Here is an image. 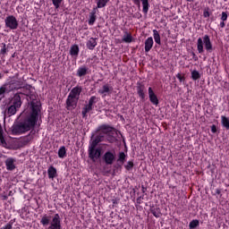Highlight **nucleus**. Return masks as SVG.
Segmentation results:
<instances>
[{"instance_id": "f257e3e1", "label": "nucleus", "mask_w": 229, "mask_h": 229, "mask_svg": "<svg viewBox=\"0 0 229 229\" xmlns=\"http://www.w3.org/2000/svg\"><path fill=\"white\" fill-rule=\"evenodd\" d=\"M31 108L32 112L30 115L13 127V132L14 135L24 134L33 129L36 125L40 113V104L37 99L33 98V100L31 101Z\"/></svg>"}, {"instance_id": "f03ea898", "label": "nucleus", "mask_w": 229, "mask_h": 229, "mask_svg": "<svg viewBox=\"0 0 229 229\" xmlns=\"http://www.w3.org/2000/svg\"><path fill=\"white\" fill-rule=\"evenodd\" d=\"M203 46H205V49H207L208 53H212L213 45L208 35H205L203 38H199L198 39L197 47L199 54L204 53Z\"/></svg>"}, {"instance_id": "7ed1b4c3", "label": "nucleus", "mask_w": 229, "mask_h": 229, "mask_svg": "<svg viewBox=\"0 0 229 229\" xmlns=\"http://www.w3.org/2000/svg\"><path fill=\"white\" fill-rule=\"evenodd\" d=\"M4 22L7 30H17L19 26L18 21L13 15L7 16Z\"/></svg>"}, {"instance_id": "20e7f679", "label": "nucleus", "mask_w": 229, "mask_h": 229, "mask_svg": "<svg viewBox=\"0 0 229 229\" xmlns=\"http://www.w3.org/2000/svg\"><path fill=\"white\" fill-rule=\"evenodd\" d=\"M101 157V148H89V157L96 162Z\"/></svg>"}, {"instance_id": "39448f33", "label": "nucleus", "mask_w": 229, "mask_h": 229, "mask_svg": "<svg viewBox=\"0 0 229 229\" xmlns=\"http://www.w3.org/2000/svg\"><path fill=\"white\" fill-rule=\"evenodd\" d=\"M103 159L106 165H112L115 161V152L106 151L103 157Z\"/></svg>"}, {"instance_id": "423d86ee", "label": "nucleus", "mask_w": 229, "mask_h": 229, "mask_svg": "<svg viewBox=\"0 0 229 229\" xmlns=\"http://www.w3.org/2000/svg\"><path fill=\"white\" fill-rule=\"evenodd\" d=\"M13 107L17 108L20 110L22 102H21V93H16L13 98L11 99L10 104Z\"/></svg>"}, {"instance_id": "0eeeda50", "label": "nucleus", "mask_w": 229, "mask_h": 229, "mask_svg": "<svg viewBox=\"0 0 229 229\" xmlns=\"http://www.w3.org/2000/svg\"><path fill=\"white\" fill-rule=\"evenodd\" d=\"M48 229H62L61 218L58 214H55L53 219L50 221Z\"/></svg>"}, {"instance_id": "6e6552de", "label": "nucleus", "mask_w": 229, "mask_h": 229, "mask_svg": "<svg viewBox=\"0 0 229 229\" xmlns=\"http://www.w3.org/2000/svg\"><path fill=\"white\" fill-rule=\"evenodd\" d=\"M79 99L72 97V96H68L67 100H66V108L67 110H73L75 109V107L77 106V102Z\"/></svg>"}, {"instance_id": "1a4fd4ad", "label": "nucleus", "mask_w": 229, "mask_h": 229, "mask_svg": "<svg viewBox=\"0 0 229 229\" xmlns=\"http://www.w3.org/2000/svg\"><path fill=\"white\" fill-rule=\"evenodd\" d=\"M81 91H82L81 87L76 86V87H74V88L71 90V92L69 93V96L79 100L80 95H81Z\"/></svg>"}, {"instance_id": "9d476101", "label": "nucleus", "mask_w": 229, "mask_h": 229, "mask_svg": "<svg viewBox=\"0 0 229 229\" xmlns=\"http://www.w3.org/2000/svg\"><path fill=\"white\" fill-rule=\"evenodd\" d=\"M99 131L103 133V134H106L109 137H112L114 135V128L108 126V125H102L99 127Z\"/></svg>"}, {"instance_id": "9b49d317", "label": "nucleus", "mask_w": 229, "mask_h": 229, "mask_svg": "<svg viewBox=\"0 0 229 229\" xmlns=\"http://www.w3.org/2000/svg\"><path fill=\"white\" fill-rule=\"evenodd\" d=\"M11 91V85L8 83L4 84L0 87V98H4V94H8Z\"/></svg>"}, {"instance_id": "f8f14e48", "label": "nucleus", "mask_w": 229, "mask_h": 229, "mask_svg": "<svg viewBox=\"0 0 229 229\" xmlns=\"http://www.w3.org/2000/svg\"><path fill=\"white\" fill-rule=\"evenodd\" d=\"M148 97H149L150 102H151L154 106H158L159 101H158V99H157V97L156 96V94H155L154 91L152 90L151 87L148 88Z\"/></svg>"}, {"instance_id": "ddd939ff", "label": "nucleus", "mask_w": 229, "mask_h": 229, "mask_svg": "<svg viewBox=\"0 0 229 229\" xmlns=\"http://www.w3.org/2000/svg\"><path fill=\"white\" fill-rule=\"evenodd\" d=\"M18 111H19V109L15 108L14 106H12L9 104L5 109V116L12 117V116L15 115Z\"/></svg>"}, {"instance_id": "4468645a", "label": "nucleus", "mask_w": 229, "mask_h": 229, "mask_svg": "<svg viewBox=\"0 0 229 229\" xmlns=\"http://www.w3.org/2000/svg\"><path fill=\"white\" fill-rule=\"evenodd\" d=\"M86 46L88 49L90 51H93L95 49L96 46H98V41L96 38H89L86 43Z\"/></svg>"}, {"instance_id": "2eb2a0df", "label": "nucleus", "mask_w": 229, "mask_h": 229, "mask_svg": "<svg viewBox=\"0 0 229 229\" xmlns=\"http://www.w3.org/2000/svg\"><path fill=\"white\" fill-rule=\"evenodd\" d=\"M9 85L11 87V91H12L13 89L18 90V89H21L23 83H22V81L21 80H14Z\"/></svg>"}, {"instance_id": "dca6fc26", "label": "nucleus", "mask_w": 229, "mask_h": 229, "mask_svg": "<svg viewBox=\"0 0 229 229\" xmlns=\"http://www.w3.org/2000/svg\"><path fill=\"white\" fill-rule=\"evenodd\" d=\"M103 139H104V136L102 134L98 135L97 138L94 140H92L89 148H97L98 144L103 141Z\"/></svg>"}, {"instance_id": "f3484780", "label": "nucleus", "mask_w": 229, "mask_h": 229, "mask_svg": "<svg viewBox=\"0 0 229 229\" xmlns=\"http://www.w3.org/2000/svg\"><path fill=\"white\" fill-rule=\"evenodd\" d=\"M15 160L12 157H9L5 160V166L8 171H13L15 168L14 165Z\"/></svg>"}, {"instance_id": "a211bd4d", "label": "nucleus", "mask_w": 229, "mask_h": 229, "mask_svg": "<svg viewBox=\"0 0 229 229\" xmlns=\"http://www.w3.org/2000/svg\"><path fill=\"white\" fill-rule=\"evenodd\" d=\"M153 44H154V41H153L152 37H149L146 39V41H145V51H146V53H148L150 51V49H152Z\"/></svg>"}, {"instance_id": "6ab92c4d", "label": "nucleus", "mask_w": 229, "mask_h": 229, "mask_svg": "<svg viewBox=\"0 0 229 229\" xmlns=\"http://www.w3.org/2000/svg\"><path fill=\"white\" fill-rule=\"evenodd\" d=\"M47 174L50 180H54L57 176L56 169L54 166H49Z\"/></svg>"}, {"instance_id": "aec40b11", "label": "nucleus", "mask_w": 229, "mask_h": 229, "mask_svg": "<svg viewBox=\"0 0 229 229\" xmlns=\"http://www.w3.org/2000/svg\"><path fill=\"white\" fill-rule=\"evenodd\" d=\"M88 74V68L86 66L79 67L77 70V76L79 78L84 77Z\"/></svg>"}, {"instance_id": "412c9836", "label": "nucleus", "mask_w": 229, "mask_h": 229, "mask_svg": "<svg viewBox=\"0 0 229 229\" xmlns=\"http://www.w3.org/2000/svg\"><path fill=\"white\" fill-rule=\"evenodd\" d=\"M112 89V88H110V86L108 84H105L102 89H100L98 90V93L100 95H104L106 96V94H108L110 92V90Z\"/></svg>"}, {"instance_id": "4be33fe9", "label": "nucleus", "mask_w": 229, "mask_h": 229, "mask_svg": "<svg viewBox=\"0 0 229 229\" xmlns=\"http://www.w3.org/2000/svg\"><path fill=\"white\" fill-rule=\"evenodd\" d=\"M79 52H80V48H79L78 45H72L71 47L70 55L72 56H78Z\"/></svg>"}, {"instance_id": "5701e85b", "label": "nucleus", "mask_w": 229, "mask_h": 229, "mask_svg": "<svg viewBox=\"0 0 229 229\" xmlns=\"http://www.w3.org/2000/svg\"><path fill=\"white\" fill-rule=\"evenodd\" d=\"M221 123L223 127L225 128L226 131H229V118L225 115H222Z\"/></svg>"}, {"instance_id": "b1692460", "label": "nucleus", "mask_w": 229, "mask_h": 229, "mask_svg": "<svg viewBox=\"0 0 229 229\" xmlns=\"http://www.w3.org/2000/svg\"><path fill=\"white\" fill-rule=\"evenodd\" d=\"M97 17H96V10H93L90 13H89V26H93L94 22L96 21Z\"/></svg>"}, {"instance_id": "393cba45", "label": "nucleus", "mask_w": 229, "mask_h": 229, "mask_svg": "<svg viewBox=\"0 0 229 229\" xmlns=\"http://www.w3.org/2000/svg\"><path fill=\"white\" fill-rule=\"evenodd\" d=\"M153 37H154V40H155L156 44H158L160 46L161 38H160V35L157 30H153Z\"/></svg>"}, {"instance_id": "a878e982", "label": "nucleus", "mask_w": 229, "mask_h": 229, "mask_svg": "<svg viewBox=\"0 0 229 229\" xmlns=\"http://www.w3.org/2000/svg\"><path fill=\"white\" fill-rule=\"evenodd\" d=\"M66 157V149L64 146H62L58 150V157L64 159Z\"/></svg>"}, {"instance_id": "bb28decb", "label": "nucleus", "mask_w": 229, "mask_h": 229, "mask_svg": "<svg viewBox=\"0 0 229 229\" xmlns=\"http://www.w3.org/2000/svg\"><path fill=\"white\" fill-rule=\"evenodd\" d=\"M92 110V106L90 105H86V106L82 109V117L86 118L87 117V114L89 113Z\"/></svg>"}, {"instance_id": "cd10ccee", "label": "nucleus", "mask_w": 229, "mask_h": 229, "mask_svg": "<svg viewBox=\"0 0 229 229\" xmlns=\"http://www.w3.org/2000/svg\"><path fill=\"white\" fill-rule=\"evenodd\" d=\"M110 0H97L98 8H105Z\"/></svg>"}, {"instance_id": "c85d7f7f", "label": "nucleus", "mask_w": 229, "mask_h": 229, "mask_svg": "<svg viewBox=\"0 0 229 229\" xmlns=\"http://www.w3.org/2000/svg\"><path fill=\"white\" fill-rule=\"evenodd\" d=\"M137 91H138V94H139V97L141 98V99H144L145 98V94H144V86L140 85L137 88Z\"/></svg>"}, {"instance_id": "c756f323", "label": "nucleus", "mask_w": 229, "mask_h": 229, "mask_svg": "<svg viewBox=\"0 0 229 229\" xmlns=\"http://www.w3.org/2000/svg\"><path fill=\"white\" fill-rule=\"evenodd\" d=\"M141 3H142V6H143V12L145 13H148V8H149L148 0H141Z\"/></svg>"}, {"instance_id": "7c9ffc66", "label": "nucleus", "mask_w": 229, "mask_h": 229, "mask_svg": "<svg viewBox=\"0 0 229 229\" xmlns=\"http://www.w3.org/2000/svg\"><path fill=\"white\" fill-rule=\"evenodd\" d=\"M123 42L130 44L131 42H132V37L131 34L126 32L123 38Z\"/></svg>"}, {"instance_id": "2f4dec72", "label": "nucleus", "mask_w": 229, "mask_h": 229, "mask_svg": "<svg viewBox=\"0 0 229 229\" xmlns=\"http://www.w3.org/2000/svg\"><path fill=\"white\" fill-rule=\"evenodd\" d=\"M125 158H126V156H125L124 152H120L117 162L121 163L123 165L125 162Z\"/></svg>"}, {"instance_id": "473e14b6", "label": "nucleus", "mask_w": 229, "mask_h": 229, "mask_svg": "<svg viewBox=\"0 0 229 229\" xmlns=\"http://www.w3.org/2000/svg\"><path fill=\"white\" fill-rule=\"evenodd\" d=\"M199 225V222L198 219H193V220L190 223V225H189L190 229H195V228L198 227Z\"/></svg>"}, {"instance_id": "72a5a7b5", "label": "nucleus", "mask_w": 229, "mask_h": 229, "mask_svg": "<svg viewBox=\"0 0 229 229\" xmlns=\"http://www.w3.org/2000/svg\"><path fill=\"white\" fill-rule=\"evenodd\" d=\"M191 78L193 81H198L200 79V75H199V72L198 71H192L191 72Z\"/></svg>"}, {"instance_id": "f704fd0d", "label": "nucleus", "mask_w": 229, "mask_h": 229, "mask_svg": "<svg viewBox=\"0 0 229 229\" xmlns=\"http://www.w3.org/2000/svg\"><path fill=\"white\" fill-rule=\"evenodd\" d=\"M64 0H52V3L55 6V10H58V8H60L61 4L63 3Z\"/></svg>"}, {"instance_id": "c9c22d12", "label": "nucleus", "mask_w": 229, "mask_h": 229, "mask_svg": "<svg viewBox=\"0 0 229 229\" xmlns=\"http://www.w3.org/2000/svg\"><path fill=\"white\" fill-rule=\"evenodd\" d=\"M40 223H41L42 225L46 226V225H49V218L47 216H44L41 218Z\"/></svg>"}, {"instance_id": "e433bc0d", "label": "nucleus", "mask_w": 229, "mask_h": 229, "mask_svg": "<svg viewBox=\"0 0 229 229\" xmlns=\"http://www.w3.org/2000/svg\"><path fill=\"white\" fill-rule=\"evenodd\" d=\"M0 145L4 147L6 146V141L4 140V137L3 136V131L0 129Z\"/></svg>"}, {"instance_id": "4c0bfd02", "label": "nucleus", "mask_w": 229, "mask_h": 229, "mask_svg": "<svg viewBox=\"0 0 229 229\" xmlns=\"http://www.w3.org/2000/svg\"><path fill=\"white\" fill-rule=\"evenodd\" d=\"M97 103V98H96V96H92L91 98H90V99L89 100V106H90L91 107H92V106L94 105V104H96Z\"/></svg>"}, {"instance_id": "58836bf2", "label": "nucleus", "mask_w": 229, "mask_h": 229, "mask_svg": "<svg viewBox=\"0 0 229 229\" xmlns=\"http://www.w3.org/2000/svg\"><path fill=\"white\" fill-rule=\"evenodd\" d=\"M133 167V162L132 161H128L127 165H125V168L127 171L131 170Z\"/></svg>"}, {"instance_id": "ea45409f", "label": "nucleus", "mask_w": 229, "mask_h": 229, "mask_svg": "<svg viewBox=\"0 0 229 229\" xmlns=\"http://www.w3.org/2000/svg\"><path fill=\"white\" fill-rule=\"evenodd\" d=\"M152 214L154 215V216L155 217H157V218H159L160 216H161V213H160V211H159V209H153L152 210Z\"/></svg>"}, {"instance_id": "a19ab883", "label": "nucleus", "mask_w": 229, "mask_h": 229, "mask_svg": "<svg viewBox=\"0 0 229 229\" xmlns=\"http://www.w3.org/2000/svg\"><path fill=\"white\" fill-rule=\"evenodd\" d=\"M0 229H13V224L7 223L4 225H3L2 227H0Z\"/></svg>"}, {"instance_id": "79ce46f5", "label": "nucleus", "mask_w": 229, "mask_h": 229, "mask_svg": "<svg viewBox=\"0 0 229 229\" xmlns=\"http://www.w3.org/2000/svg\"><path fill=\"white\" fill-rule=\"evenodd\" d=\"M227 18H228L227 13H225V12H223V13H222L221 20H222L223 21H227Z\"/></svg>"}, {"instance_id": "37998d69", "label": "nucleus", "mask_w": 229, "mask_h": 229, "mask_svg": "<svg viewBox=\"0 0 229 229\" xmlns=\"http://www.w3.org/2000/svg\"><path fill=\"white\" fill-rule=\"evenodd\" d=\"M1 55H6V44H4V47L0 50Z\"/></svg>"}, {"instance_id": "c03bdc74", "label": "nucleus", "mask_w": 229, "mask_h": 229, "mask_svg": "<svg viewBox=\"0 0 229 229\" xmlns=\"http://www.w3.org/2000/svg\"><path fill=\"white\" fill-rule=\"evenodd\" d=\"M211 131L212 133H216V126L215 124L211 126Z\"/></svg>"}, {"instance_id": "a18cd8bd", "label": "nucleus", "mask_w": 229, "mask_h": 229, "mask_svg": "<svg viewBox=\"0 0 229 229\" xmlns=\"http://www.w3.org/2000/svg\"><path fill=\"white\" fill-rule=\"evenodd\" d=\"M176 78L180 81V82H182L183 77L180 73L176 75Z\"/></svg>"}, {"instance_id": "49530a36", "label": "nucleus", "mask_w": 229, "mask_h": 229, "mask_svg": "<svg viewBox=\"0 0 229 229\" xmlns=\"http://www.w3.org/2000/svg\"><path fill=\"white\" fill-rule=\"evenodd\" d=\"M134 4H140V0H132Z\"/></svg>"}, {"instance_id": "de8ad7c7", "label": "nucleus", "mask_w": 229, "mask_h": 229, "mask_svg": "<svg viewBox=\"0 0 229 229\" xmlns=\"http://www.w3.org/2000/svg\"><path fill=\"white\" fill-rule=\"evenodd\" d=\"M204 17H209V13L208 12H205L204 13Z\"/></svg>"}, {"instance_id": "09e8293b", "label": "nucleus", "mask_w": 229, "mask_h": 229, "mask_svg": "<svg viewBox=\"0 0 229 229\" xmlns=\"http://www.w3.org/2000/svg\"><path fill=\"white\" fill-rule=\"evenodd\" d=\"M220 26H221V28H225V21H224L220 23Z\"/></svg>"}, {"instance_id": "8fccbe9b", "label": "nucleus", "mask_w": 229, "mask_h": 229, "mask_svg": "<svg viewBox=\"0 0 229 229\" xmlns=\"http://www.w3.org/2000/svg\"><path fill=\"white\" fill-rule=\"evenodd\" d=\"M114 140V138L108 139V141L113 142Z\"/></svg>"}, {"instance_id": "3c124183", "label": "nucleus", "mask_w": 229, "mask_h": 229, "mask_svg": "<svg viewBox=\"0 0 229 229\" xmlns=\"http://www.w3.org/2000/svg\"><path fill=\"white\" fill-rule=\"evenodd\" d=\"M24 95L27 96V97H30V93L29 92H25Z\"/></svg>"}, {"instance_id": "603ef678", "label": "nucleus", "mask_w": 229, "mask_h": 229, "mask_svg": "<svg viewBox=\"0 0 229 229\" xmlns=\"http://www.w3.org/2000/svg\"><path fill=\"white\" fill-rule=\"evenodd\" d=\"M3 79V75H2V73L0 72V80H2Z\"/></svg>"}]
</instances>
